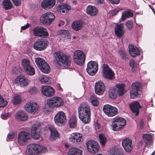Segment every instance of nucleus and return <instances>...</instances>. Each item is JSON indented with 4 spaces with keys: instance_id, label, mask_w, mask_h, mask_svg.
<instances>
[{
    "instance_id": "1",
    "label": "nucleus",
    "mask_w": 155,
    "mask_h": 155,
    "mask_svg": "<svg viewBox=\"0 0 155 155\" xmlns=\"http://www.w3.org/2000/svg\"><path fill=\"white\" fill-rule=\"evenodd\" d=\"M54 62L58 68H67L70 65L71 58L69 54L58 52L54 53Z\"/></svg>"
},
{
    "instance_id": "2",
    "label": "nucleus",
    "mask_w": 155,
    "mask_h": 155,
    "mask_svg": "<svg viewBox=\"0 0 155 155\" xmlns=\"http://www.w3.org/2000/svg\"><path fill=\"white\" fill-rule=\"evenodd\" d=\"M78 113L80 119L85 124L90 121V109L88 104L86 103H82L78 108Z\"/></svg>"
},
{
    "instance_id": "3",
    "label": "nucleus",
    "mask_w": 155,
    "mask_h": 155,
    "mask_svg": "<svg viewBox=\"0 0 155 155\" xmlns=\"http://www.w3.org/2000/svg\"><path fill=\"white\" fill-rule=\"evenodd\" d=\"M46 151L45 147L36 143H32L27 146L25 153L26 155H39Z\"/></svg>"
},
{
    "instance_id": "4",
    "label": "nucleus",
    "mask_w": 155,
    "mask_h": 155,
    "mask_svg": "<svg viewBox=\"0 0 155 155\" xmlns=\"http://www.w3.org/2000/svg\"><path fill=\"white\" fill-rule=\"evenodd\" d=\"M126 124V121L125 119L116 117L113 119L110 126L112 130L117 131L123 128Z\"/></svg>"
},
{
    "instance_id": "5",
    "label": "nucleus",
    "mask_w": 155,
    "mask_h": 155,
    "mask_svg": "<svg viewBox=\"0 0 155 155\" xmlns=\"http://www.w3.org/2000/svg\"><path fill=\"white\" fill-rule=\"evenodd\" d=\"M35 61L38 67L42 72L48 73L50 72V67L44 59L38 57L35 59Z\"/></svg>"
},
{
    "instance_id": "6",
    "label": "nucleus",
    "mask_w": 155,
    "mask_h": 155,
    "mask_svg": "<svg viewBox=\"0 0 155 155\" xmlns=\"http://www.w3.org/2000/svg\"><path fill=\"white\" fill-rule=\"evenodd\" d=\"M85 56L83 52L78 50L74 51L73 55V61L76 64L80 65H82L84 63Z\"/></svg>"
},
{
    "instance_id": "7",
    "label": "nucleus",
    "mask_w": 155,
    "mask_h": 155,
    "mask_svg": "<svg viewBox=\"0 0 155 155\" xmlns=\"http://www.w3.org/2000/svg\"><path fill=\"white\" fill-rule=\"evenodd\" d=\"M47 103L50 107H58L62 106L64 102L61 98L56 97L48 99Z\"/></svg>"
},
{
    "instance_id": "8",
    "label": "nucleus",
    "mask_w": 155,
    "mask_h": 155,
    "mask_svg": "<svg viewBox=\"0 0 155 155\" xmlns=\"http://www.w3.org/2000/svg\"><path fill=\"white\" fill-rule=\"evenodd\" d=\"M55 16L53 14L49 12L42 14L40 18L41 22L46 25L51 24L54 21Z\"/></svg>"
},
{
    "instance_id": "9",
    "label": "nucleus",
    "mask_w": 155,
    "mask_h": 155,
    "mask_svg": "<svg viewBox=\"0 0 155 155\" xmlns=\"http://www.w3.org/2000/svg\"><path fill=\"white\" fill-rule=\"evenodd\" d=\"M31 137L30 134L25 131L20 132L18 135V142L21 145H25Z\"/></svg>"
},
{
    "instance_id": "10",
    "label": "nucleus",
    "mask_w": 155,
    "mask_h": 155,
    "mask_svg": "<svg viewBox=\"0 0 155 155\" xmlns=\"http://www.w3.org/2000/svg\"><path fill=\"white\" fill-rule=\"evenodd\" d=\"M102 73V76L104 78L112 80L114 78V72L107 64L103 65Z\"/></svg>"
},
{
    "instance_id": "11",
    "label": "nucleus",
    "mask_w": 155,
    "mask_h": 155,
    "mask_svg": "<svg viewBox=\"0 0 155 155\" xmlns=\"http://www.w3.org/2000/svg\"><path fill=\"white\" fill-rule=\"evenodd\" d=\"M98 64L95 61H90L87 64L86 71L90 75H94L98 70Z\"/></svg>"
},
{
    "instance_id": "12",
    "label": "nucleus",
    "mask_w": 155,
    "mask_h": 155,
    "mask_svg": "<svg viewBox=\"0 0 155 155\" xmlns=\"http://www.w3.org/2000/svg\"><path fill=\"white\" fill-rule=\"evenodd\" d=\"M48 43L47 41L44 39H38L35 42L33 48L37 50L42 51L46 48Z\"/></svg>"
},
{
    "instance_id": "13",
    "label": "nucleus",
    "mask_w": 155,
    "mask_h": 155,
    "mask_svg": "<svg viewBox=\"0 0 155 155\" xmlns=\"http://www.w3.org/2000/svg\"><path fill=\"white\" fill-rule=\"evenodd\" d=\"M103 110L106 115L110 117L116 115L118 112V110L116 108L109 104L104 106Z\"/></svg>"
},
{
    "instance_id": "14",
    "label": "nucleus",
    "mask_w": 155,
    "mask_h": 155,
    "mask_svg": "<svg viewBox=\"0 0 155 155\" xmlns=\"http://www.w3.org/2000/svg\"><path fill=\"white\" fill-rule=\"evenodd\" d=\"M86 146L88 151L92 154L97 153L99 149V146L96 141L90 140L86 143Z\"/></svg>"
},
{
    "instance_id": "15",
    "label": "nucleus",
    "mask_w": 155,
    "mask_h": 155,
    "mask_svg": "<svg viewBox=\"0 0 155 155\" xmlns=\"http://www.w3.org/2000/svg\"><path fill=\"white\" fill-rule=\"evenodd\" d=\"M141 85L140 82H136L133 83L131 85V87L130 91V97L134 99L138 96L140 94V88Z\"/></svg>"
},
{
    "instance_id": "16",
    "label": "nucleus",
    "mask_w": 155,
    "mask_h": 155,
    "mask_svg": "<svg viewBox=\"0 0 155 155\" xmlns=\"http://www.w3.org/2000/svg\"><path fill=\"white\" fill-rule=\"evenodd\" d=\"M54 121L55 124L59 126L64 124L66 121L65 113L62 111L58 112L54 116Z\"/></svg>"
},
{
    "instance_id": "17",
    "label": "nucleus",
    "mask_w": 155,
    "mask_h": 155,
    "mask_svg": "<svg viewBox=\"0 0 155 155\" xmlns=\"http://www.w3.org/2000/svg\"><path fill=\"white\" fill-rule=\"evenodd\" d=\"M15 84L19 85L21 87L28 86L30 82V80L23 75H19L15 79Z\"/></svg>"
},
{
    "instance_id": "18",
    "label": "nucleus",
    "mask_w": 155,
    "mask_h": 155,
    "mask_svg": "<svg viewBox=\"0 0 155 155\" xmlns=\"http://www.w3.org/2000/svg\"><path fill=\"white\" fill-rule=\"evenodd\" d=\"M33 33L35 36L39 37L48 36L49 35L46 29L39 26L36 27L34 29Z\"/></svg>"
},
{
    "instance_id": "19",
    "label": "nucleus",
    "mask_w": 155,
    "mask_h": 155,
    "mask_svg": "<svg viewBox=\"0 0 155 155\" xmlns=\"http://www.w3.org/2000/svg\"><path fill=\"white\" fill-rule=\"evenodd\" d=\"M122 144L127 152H130L133 149L132 140L130 139L126 138L123 139L122 142Z\"/></svg>"
},
{
    "instance_id": "20",
    "label": "nucleus",
    "mask_w": 155,
    "mask_h": 155,
    "mask_svg": "<svg viewBox=\"0 0 155 155\" xmlns=\"http://www.w3.org/2000/svg\"><path fill=\"white\" fill-rule=\"evenodd\" d=\"M105 90L104 84L101 81L96 82L95 85V90L96 94L101 95L102 94Z\"/></svg>"
},
{
    "instance_id": "21",
    "label": "nucleus",
    "mask_w": 155,
    "mask_h": 155,
    "mask_svg": "<svg viewBox=\"0 0 155 155\" xmlns=\"http://www.w3.org/2000/svg\"><path fill=\"white\" fill-rule=\"evenodd\" d=\"M41 92L44 96L50 97L54 94V91L51 86H45L42 87Z\"/></svg>"
},
{
    "instance_id": "22",
    "label": "nucleus",
    "mask_w": 155,
    "mask_h": 155,
    "mask_svg": "<svg viewBox=\"0 0 155 155\" xmlns=\"http://www.w3.org/2000/svg\"><path fill=\"white\" fill-rule=\"evenodd\" d=\"M124 26L122 23L116 25L115 27V33L117 37L120 38L124 34L125 31Z\"/></svg>"
},
{
    "instance_id": "23",
    "label": "nucleus",
    "mask_w": 155,
    "mask_h": 155,
    "mask_svg": "<svg viewBox=\"0 0 155 155\" xmlns=\"http://www.w3.org/2000/svg\"><path fill=\"white\" fill-rule=\"evenodd\" d=\"M130 107L132 112L135 115L137 116L139 114V109L141 106L139 102L135 101L130 104Z\"/></svg>"
},
{
    "instance_id": "24",
    "label": "nucleus",
    "mask_w": 155,
    "mask_h": 155,
    "mask_svg": "<svg viewBox=\"0 0 155 155\" xmlns=\"http://www.w3.org/2000/svg\"><path fill=\"white\" fill-rule=\"evenodd\" d=\"M55 0H44L42 2L41 7L44 9H50L55 5Z\"/></svg>"
},
{
    "instance_id": "25",
    "label": "nucleus",
    "mask_w": 155,
    "mask_h": 155,
    "mask_svg": "<svg viewBox=\"0 0 155 155\" xmlns=\"http://www.w3.org/2000/svg\"><path fill=\"white\" fill-rule=\"evenodd\" d=\"M15 117L17 120L23 121L27 120L28 118L27 114L22 110L18 111L16 113Z\"/></svg>"
},
{
    "instance_id": "26",
    "label": "nucleus",
    "mask_w": 155,
    "mask_h": 155,
    "mask_svg": "<svg viewBox=\"0 0 155 155\" xmlns=\"http://www.w3.org/2000/svg\"><path fill=\"white\" fill-rule=\"evenodd\" d=\"M129 53L133 57H135L140 54V50L137 47L134 46L132 45H129Z\"/></svg>"
},
{
    "instance_id": "27",
    "label": "nucleus",
    "mask_w": 155,
    "mask_h": 155,
    "mask_svg": "<svg viewBox=\"0 0 155 155\" xmlns=\"http://www.w3.org/2000/svg\"><path fill=\"white\" fill-rule=\"evenodd\" d=\"M69 140L72 143H79L82 141V138L80 134L73 133L69 137Z\"/></svg>"
},
{
    "instance_id": "28",
    "label": "nucleus",
    "mask_w": 155,
    "mask_h": 155,
    "mask_svg": "<svg viewBox=\"0 0 155 155\" xmlns=\"http://www.w3.org/2000/svg\"><path fill=\"white\" fill-rule=\"evenodd\" d=\"M117 93L119 96L124 95L126 92L125 86L123 84H119L116 85Z\"/></svg>"
},
{
    "instance_id": "29",
    "label": "nucleus",
    "mask_w": 155,
    "mask_h": 155,
    "mask_svg": "<svg viewBox=\"0 0 155 155\" xmlns=\"http://www.w3.org/2000/svg\"><path fill=\"white\" fill-rule=\"evenodd\" d=\"M40 129L35 126H33L31 128V135L33 138L38 140L39 139L40 137Z\"/></svg>"
},
{
    "instance_id": "30",
    "label": "nucleus",
    "mask_w": 155,
    "mask_h": 155,
    "mask_svg": "<svg viewBox=\"0 0 155 155\" xmlns=\"http://www.w3.org/2000/svg\"><path fill=\"white\" fill-rule=\"evenodd\" d=\"M83 25V21L80 19L77 21H74L71 24L72 28L76 31L80 30Z\"/></svg>"
},
{
    "instance_id": "31",
    "label": "nucleus",
    "mask_w": 155,
    "mask_h": 155,
    "mask_svg": "<svg viewBox=\"0 0 155 155\" xmlns=\"http://www.w3.org/2000/svg\"><path fill=\"white\" fill-rule=\"evenodd\" d=\"M143 140L146 144V147H149L152 141V136L149 134H145L143 135Z\"/></svg>"
},
{
    "instance_id": "32",
    "label": "nucleus",
    "mask_w": 155,
    "mask_h": 155,
    "mask_svg": "<svg viewBox=\"0 0 155 155\" xmlns=\"http://www.w3.org/2000/svg\"><path fill=\"white\" fill-rule=\"evenodd\" d=\"M82 151L76 147H72L70 149L68 152L67 155H82Z\"/></svg>"
},
{
    "instance_id": "33",
    "label": "nucleus",
    "mask_w": 155,
    "mask_h": 155,
    "mask_svg": "<svg viewBox=\"0 0 155 155\" xmlns=\"http://www.w3.org/2000/svg\"><path fill=\"white\" fill-rule=\"evenodd\" d=\"M49 130L51 131L50 138L51 140H55L59 138V134L55 128L51 127Z\"/></svg>"
},
{
    "instance_id": "34",
    "label": "nucleus",
    "mask_w": 155,
    "mask_h": 155,
    "mask_svg": "<svg viewBox=\"0 0 155 155\" xmlns=\"http://www.w3.org/2000/svg\"><path fill=\"white\" fill-rule=\"evenodd\" d=\"M124 153L123 149L116 147H113L110 150V155H124Z\"/></svg>"
},
{
    "instance_id": "35",
    "label": "nucleus",
    "mask_w": 155,
    "mask_h": 155,
    "mask_svg": "<svg viewBox=\"0 0 155 155\" xmlns=\"http://www.w3.org/2000/svg\"><path fill=\"white\" fill-rule=\"evenodd\" d=\"M133 15V12L130 10L125 11L122 13L121 18L120 19V22H121L122 20H124L127 18L132 17Z\"/></svg>"
},
{
    "instance_id": "36",
    "label": "nucleus",
    "mask_w": 155,
    "mask_h": 155,
    "mask_svg": "<svg viewBox=\"0 0 155 155\" xmlns=\"http://www.w3.org/2000/svg\"><path fill=\"white\" fill-rule=\"evenodd\" d=\"M2 4L3 7L6 9H10L12 8V4L9 0H4Z\"/></svg>"
},
{
    "instance_id": "37",
    "label": "nucleus",
    "mask_w": 155,
    "mask_h": 155,
    "mask_svg": "<svg viewBox=\"0 0 155 155\" xmlns=\"http://www.w3.org/2000/svg\"><path fill=\"white\" fill-rule=\"evenodd\" d=\"M32 106V109L31 110L29 113L32 114L38 113L39 110L38 106V104L35 102V103H33Z\"/></svg>"
},
{
    "instance_id": "38",
    "label": "nucleus",
    "mask_w": 155,
    "mask_h": 155,
    "mask_svg": "<svg viewBox=\"0 0 155 155\" xmlns=\"http://www.w3.org/2000/svg\"><path fill=\"white\" fill-rule=\"evenodd\" d=\"M30 61L28 59H24L21 62V65L24 70L27 69L31 65L30 64Z\"/></svg>"
},
{
    "instance_id": "39",
    "label": "nucleus",
    "mask_w": 155,
    "mask_h": 155,
    "mask_svg": "<svg viewBox=\"0 0 155 155\" xmlns=\"http://www.w3.org/2000/svg\"><path fill=\"white\" fill-rule=\"evenodd\" d=\"M90 100L92 105L94 106H97L99 103L98 99L96 96L92 95L91 97Z\"/></svg>"
},
{
    "instance_id": "40",
    "label": "nucleus",
    "mask_w": 155,
    "mask_h": 155,
    "mask_svg": "<svg viewBox=\"0 0 155 155\" xmlns=\"http://www.w3.org/2000/svg\"><path fill=\"white\" fill-rule=\"evenodd\" d=\"M71 7L68 4H64L62 5H58L57 7V10H71Z\"/></svg>"
},
{
    "instance_id": "41",
    "label": "nucleus",
    "mask_w": 155,
    "mask_h": 155,
    "mask_svg": "<svg viewBox=\"0 0 155 155\" xmlns=\"http://www.w3.org/2000/svg\"><path fill=\"white\" fill-rule=\"evenodd\" d=\"M22 101L21 97L19 95H15L14 97L13 104L15 105H17L20 104Z\"/></svg>"
},
{
    "instance_id": "42",
    "label": "nucleus",
    "mask_w": 155,
    "mask_h": 155,
    "mask_svg": "<svg viewBox=\"0 0 155 155\" xmlns=\"http://www.w3.org/2000/svg\"><path fill=\"white\" fill-rule=\"evenodd\" d=\"M34 102L30 101L27 103L25 105L24 107L25 110L28 112L29 113L31 110L32 109L33 103H35Z\"/></svg>"
},
{
    "instance_id": "43",
    "label": "nucleus",
    "mask_w": 155,
    "mask_h": 155,
    "mask_svg": "<svg viewBox=\"0 0 155 155\" xmlns=\"http://www.w3.org/2000/svg\"><path fill=\"white\" fill-rule=\"evenodd\" d=\"M27 68V69H25V70L28 74L32 75L35 74V70L32 66H30Z\"/></svg>"
},
{
    "instance_id": "44",
    "label": "nucleus",
    "mask_w": 155,
    "mask_h": 155,
    "mask_svg": "<svg viewBox=\"0 0 155 155\" xmlns=\"http://www.w3.org/2000/svg\"><path fill=\"white\" fill-rule=\"evenodd\" d=\"M109 97L111 98H115L117 97L116 90L114 88H111L109 91Z\"/></svg>"
},
{
    "instance_id": "45",
    "label": "nucleus",
    "mask_w": 155,
    "mask_h": 155,
    "mask_svg": "<svg viewBox=\"0 0 155 155\" xmlns=\"http://www.w3.org/2000/svg\"><path fill=\"white\" fill-rule=\"evenodd\" d=\"M130 61V66L132 67V70L134 71L139 67V65L137 63L135 62L133 60H131Z\"/></svg>"
},
{
    "instance_id": "46",
    "label": "nucleus",
    "mask_w": 155,
    "mask_h": 155,
    "mask_svg": "<svg viewBox=\"0 0 155 155\" xmlns=\"http://www.w3.org/2000/svg\"><path fill=\"white\" fill-rule=\"evenodd\" d=\"M69 124L71 128L75 127L76 124V120L75 117H72L69 121Z\"/></svg>"
},
{
    "instance_id": "47",
    "label": "nucleus",
    "mask_w": 155,
    "mask_h": 155,
    "mask_svg": "<svg viewBox=\"0 0 155 155\" xmlns=\"http://www.w3.org/2000/svg\"><path fill=\"white\" fill-rule=\"evenodd\" d=\"M99 137L101 143L102 145L104 146L107 142L106 138L102 134H99Z\"/></svg>"
},
{
    "instance_id": "48",
    "label": "nucleus",
    "mask_w": 155,
    "mask_h": 155,
    "mask_svg": "<svg viewBox=\"0 0 155 155\" xmlns=\"http://www.w3.org/2000/svg\"><path fill=\"white\" fill-rule=\"evenodd\" d=\"M8 102L2 96L0 95V107H2L5 106Z\"/></svg>"
},
{
    "instance_id": "49",
    "label": "nucleus",
    "mask_w": 155,
    "mask_h": 155,
    "mask_svg": "<svg viewBox=\"0 0 155 155\" xmlns=\"http://www.w3.org/2000/svg\"><path fill=\"white\" fill-rule=\"evenodd\" d=\"M15 133L14 132H9L8 135L7 140V141H9L12 140L15 138Z\"/></svg>"
},
{
    "instance_id": "50",
    "label": "nucleus",
    "mask_w": 155,
    "mask_h": 155,
    "mask_svg": "<svg viewBox=\"0 0 155 155\" xmlns=\"http://www.w3.org/2000/svg\"><path fill=\"white\" fill-rule=\"evenodd\" d=\"M58 34L62 37L65 36H68V31L65 30H61L58 31Z\"/></svg>"
},
{
    "instance_id": "51",
    "label": "nucleus",
    "mask_w": 155,
    "mask_h": 155,
    "mask_svg": "<svg viewBox=\"0 0 155 155\" xmlns=\"http://www.w3.org/2000/svg\"><path fill=\"white\" fill-rule=\"evenodd\" d=\"M118 53L122 58L126 59L127 58V54L124 50L120 49L119 50Z\"/></svg>"
},
{
    "instance_id": "52",
    "label": "nucleus",
    "mask_w": 155,
    "mask_h": 155,
    "mask_svg": "<svg viewBox=\"0 0 155 155\" xmlns=\"http://www.w3.org/2000/svg\"><path fill=\"white\" fill-rule=\"evenodd\" d=\"M39 79L42 83H45L48 82L49 78L48 77L45 75H43L39 78Z\"/></svg>"
},
{
    "instance_id": "53",
    "label": "nucleus",
    "mask_w": 155,
    "mask_h": 155,
    "mask_svg": "<svg viewBox=\"0 0 155 155\" xmlns=\"http://www.w3.org/2000/svg\"><path fill=\"white\" fill-rule=\"evenodd\" d=\"M98 12V10H86L87 14L91 16L95 15Z\"/></svg>"
},
{
    "instance_id": "54",
    "label": "nucleus",
    "mask_w": 155,
    "mask_h": 155,
    "mask_svg": "<svg viewBox=\"0 0 155 155\" xmlns=\"http://www.w3.org/2000/svg\"><path fill=\"white\" fill-rule=\"evenodd\" d=\"M10 114L9 113L2 114L1 115V118L2 119L4 120L7 119V118L10 117Z\"/></svg>"
},
{
    "instance_id": "55",
    "label": "nucleus",
    "mask_w": 155,
    "mask_h": 155,
    "mask_svg": "<svg viewBox=\"0 0 155 155\" xmlns=\"http://www.w3.org/2000/svg\"><path fill=\"white\" fill-rule=\"evenodd\" d=\"M126 25L128 29L129 30L131 29L133 27L132 22L130 21H128L126 22Z\"/></svg>"
},
{
    "instance_id": "56",
    "label": "nucleus",
    "mask_w": 155,
    "mask_h": 155,
    "mask_svg": "<svg viewBox=\"0 0 155 155\" xmlns=\"http://www.w3.org/2000/svg\"><path fill=\"white\" fill-rule=\"evenodd\" d=\"M37 91V89L35 87H33L30 88L29 92L32 94H35Z\"/></svg>"
},
{
    "instance_id": "57",
    "label": "nucleus",
    "mask_w": 155,
    "mask_h": 155,
    "mask_svg": "<svg viewBox=\"0 0 155 155\" xmlns=\"http://www.w3.org/2000/svg\"><path fill=\"white\" fill-rule=\"evenodd\" d=\"M14 5L16 6H19L21 4V0H12Z\"/></svg>"
},
{
    "instance_id": "58",
    "label": "nucleus",
    "mask_w": 155,
    "mask_h": 155,
    "mask_svg": "<svg viewBox=\"0 0 155 155\" xmlns=\"http://www.w3.org/2000/svg\"><path fill=\"white\" fill-rule=\"evenodd\" d=\"M119 10H110L109 13L110 14V15L112 16L116 15L118 12Z\"/></svg>"
},
{
    "instance_id": "59",
    "label": "nucleus",
    "mask_w": 155,
    "mask_h": 155,
    "mask_svg": "<svg viewBox=\"0 0 155 155\" xmlns=\"http://www.w3.org/2000/svg\"><path fill=\"white\" fill-rule=\"evenodd\" d=\"M86 10H97L95 7L92 6L91 5H89L86 8Z\"/></svg>"
},
{
    "instance_id": "60",
    "label": "nucleus",
    "mask_w": 155,
    "mask_h": 155,
    "mask_svg": "<svg viewBox=\"0 0 155 155\" xmlns=\"http://www.w3.org/2000/svg\"><path fill=\"white\" fill-rule=\"evenodd\" d=\"M111 3L113 4H117L119 2L120 0H108Z\"/></svg>"
},
{
    "instance_id": "61",
    "label": "nucleus",
    "mask_w": 155,
    "mask_h": 155,
    "mask_svg": "<svg viewBox=\"0 0 155 155\" xmlns=\"http://www.w3.org/2000/svg\"><path fill=\"white\" fill-rule=\"evenodd\" d=\"M29 26L28 24H27L26 25L21 27V30H25L28 28Z\"/></svg>"
},
{
    "instance_id": "62",
    "label": "nucleus",
    "mask_w": 155,
    "mask_h": 155,
    "mask_svg": "<svg viewBox=\"0 0 155 155\" xmlns=\"http://www.w3.org/2000/svg\"><path fill=\"white\" fill-rule=\"evenodd\" d=\"M103 0H96L95 2L97 4H100L103 3Z\"/></svg>"
},
{
    "instance_id": "63",
    "label": "nucleus",
    "mask_w": 155,
    "mask_h": 155,
    "mask_svg": "<svg viewBox=\"0 0 155 155\" xmlns=\"http://www.w3.org/2000/svg\"><path fill=\"white\" fill-rule=\"evenodd\" d=\"M144 121L143 120H141L140 122V125L141 126V128H142L143 126V123Z\"/></svg>"
},
{
    "instance_id": "64",
    "label": "nucleus",
    "mask_w": 155,
    "mask_h": 155,
    "mask_svg": "<svg viewBox=\"0 0 155 155\" xmlns=\"http://www.w3.org/2000/svg\"><path fill=\"white\" fill-rule=\"evenodd\" d=\"M60 3L64 1V0H57Z\"/></svg>"
}]
</instances>
